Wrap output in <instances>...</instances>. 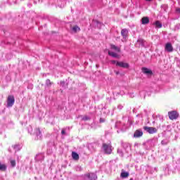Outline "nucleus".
<instances>
[{
	"mask_svg": "<svg viewBox=\"0 0 180 180\" xmlns=\"http://www.w3.org/2000/svg\"><path fill=\"white\" fill-rule=\"evenodd\" d=\"M84 176H86V178H88V179H89V180L98 179V176L94 173H88V174H85Z\"/></svg>",
	"mask_w": 180,
	"mask_h": 180,
	"instance_id": "nucleus-6",
	"label": "nucleus"
},
{
	"mask_svg": "<svg viewBox=\"0 0 180 180\" xmlns=\"http://www.w3.org/2000/svg\"><path fill=\"white\" fill-rule=\"evenodd\" d=\"M169 119L170 120H176L179 117V113H178L176 111H169L168 112Z\"/></svg>",
	"mask_w": 180,
	"mask_h": 180,
	"instance_id": "nucleus-1",
	"label": "nucleus"
},
{
	"mask_svg": "<svg viewBox=\"0 0 180 180\" xmlns=\"http://www.w3.org/2000/svg\"><path fill=\"white\" fill-rule=\"evenodd\" d=\"M110 47L112 50H115V51H117V53H120L121 50L120 48L116 46L115 44H111Z\"/></svg>",
	"mask_w": 180,
	"mask_h": 180,
	"instance_id": "nucleus-13",
	"label": "nucleus"
},
{
	"mask_svg": "<svg viewBox=\"0 0 180 180\" xmlns=\"http://www.w3.org/2000/svg\"><path fill=\"white\" fill-rule=\"evenodd\" d=\"M103 148L104 150L105 154H112V145L103 143Z\"/></svg>",
	"mask_w": 180,
	"mask_h": 180,
	"instance_id": "nucleus-3",
	"label": "nucleus"
},
{
	"mask_svg": "<svg viewBox=\"0 0 180 180\" xmlns=\"http://www.w3.org/2000/svg\"><path fill=\"white\" fill-rule=\"evenodd\" d=\"M11 165H12L13 167H15V165H16V161H15V160H11Z\"/></svg>",
	"mask_w": 180,
	"mask_h": 180,
	"instance_id": "nucleus-21",
	"label": "nucleus"
},
{
	"mask_svg": "<svg viewBox=\"0 0 180 180\" xmlns=\"http://www.w3.org/2000/svg\"><path fill=\"white\" fill-rule=\"evenodd\" d=\"M53 84V82H51L50 79L46 80V86H50Z\"/></svg>",
	"mask_w": 180,
	"mask_h": 180,
	"instance_id": "nucleus-18",
	"label": "nucleus"
},
{
	"mask_svg": "<svg viewBox=\"0 0 180 180\" xmlns=\"http://www.w3.org/2000/svg\"><path fill=\"white\" fill-rule=\"evenodd\" d=\"M108 55L111 57H114V58H119V56L115 52L108 51Z\"/></svg>",
	"mask_w": 180,
	"mask_h": 180,
	"instance_id": "nucleus-14",
	"label": "nucleus"
},
{
	"mask_svg": "<svg viewBox=\"0 0 180 180\" xmlns=\"http://www.w3.org/2000/svg\"><path fill=\"white\" fill-rule=\"evenodd\" d=\"M116 65L117 67H121L122 68H129V63H127L117 61Z\"/></svg>",
	"mask_w": 180,
	"mask_h": 180,
	"instance_id": "nucleus-8",
	"label": "nucleus"
},
{
	"mask_svg": "<svg viewBox=\"0 0 180 180\" xmlns=\"http://www.w3.org/2000/svg\"><path fill=\"white\" fill-rule=\"evenodd\" d=\"M155 25L156 27H158L159 29H161V27H162V24L160 21H156L155 22Z\"/></svg>",
	"mask_w": 180,
	"mask_h": 180,
	"instance_id": "nucleus-16",
	"label": "nucleus"
},
{
	"mask_svg": "<svg viewBox=\"0 0 180 180\" xmlns=\"http://www.w3.org/2000/svg\"><path fill=\"white\" fill-rule=\"evenodd\" d=\"M61 134H65V131L64 129L61 131Z\"/></svg>",
	"mask_w": 180,
	"mask_h": 180,
	"instance_id": "nucleus-24",
	"label": "nucleus"
},
{
	"mask_svg": "<svg viewBox=\"0 0 180 180\" xmlns=\"http://www.w3.org/2000/svg\"><path fill=\"white\" fill-rule=\"evenodd\" d=\"M137 43H139L141 46H144V39H139L137 40Z\"/></svg>",
	"mask_w": 180,
	"mask_h": 180,
	"instance_id": "nucleus-19",
	"label": "nucleus"
},
{
	"mask_svg": "<svg viewBox=\"0 0 180 180\" xmlns=\"http://www.w3.org/2000/svg\"><path fill=\"white\" fill-rule=\"evenodd\" d=\"M176 12H178L179 13H180V8H176Z\"/></svg>",
	"mask_w": 180,
	"mask_h": 180,
	"instance_id": "nucleus-25",
	"label": "nucleus"
},
{
	"mask_svg": "<svg viewBox=\"0 0 180 180\" xmlns=\"http://www.w3.org/2000/svg\"><path fill=\"white\" fill-rule=\"evenodd\" d=\"M82 120H84V121L89 120V118L88 116L85 115L84 117H82Z\"/></svg>",
	"mask_w": 180,
	"mask_h": 180,
	"instance_id": "nucleus-22",
	"label": "nucleus"
},
{
	"mask_svg": "<svg viewBox=\"0 0 180 180\" xmlns=\"http://www.w3.org/2000/svg\"><path fill=\"white\" fill-rule=\"evenodd\" d=\"M111 63H112V64H116V63H117V62H116V60H112Z\"/></svg>",
	"mask_w": 180,
	"mask_h": 180,
	"instance_id": "nucleus-26",
	"label": "nucleus"
},
{
	"mask_svg": "<svg viewBox=\"0 0 180 180\" xmlns=\"http://www.w3.org/2000/svg\"><path fill=\"white\" fill-rule=\"evenodd\" d=\"M142 136H143V131L140 129L136 130L134 134V137H135V139H139V137H141Z\"/></svg>",
	"mask_w": 180,
	"mask_h": 180,
	"instance_id": "nucleus-10",
	"label": "nucleus"
},
{
	"mask_svg": "<svg viewBox=\"0 0 180 180\" xmlns=\"http://www.w3.org/2000/svg\"><path fill=\"white\" fill-rule=\"evenodd\" d=\"M115 73L116 74V75H119L120 72L119 71H115Z\"/></svg>",
	"mask_w": 180,
	"mask_h": 180,
	"instance_id": "nucleus-27",
	"label": "nucleus"
},
{
	"mask_svg": "<svg viewBox=\"0 0 180 180\" xmlns=\"http://www.w3.org/2000/svg\"><path fill=\"white\" fill-rule=\"evenodd\" d=\"M142 25H148L150 23V18L148 17H143L141 19Z\"/></svg>",
	"mask_w": 180,
	"mask_h": 180,
	"instance_id": "nucleus-11",
	"label": "nucleus"
},
{
	"mask_svg": "<svg viewBox=\"0 0 180 180\" xmlns=\"http://www.w3.org/2000/svg\"><path fill=\"white\" fill-rule=\"evenodd\" d=\"M72 158L75 161H78V160H79V155H78V153H77L76 152H72Z\"/></svg>",
	"mask_w": 180,
	"mask_h": 180,
	"instance_id": "nucleus-12",
	"label": "nucleus"
},
{
	"mask_svg": "<svg viewBox=\"0 0 180 180\" xmlns=\"http://www.w3.org/2000/svg\"><path fill=\"white\" fill-rule=\"evenodd\" d=\"M143 130L149 133V134H154V133H157V128L152 127H143Z\"/></svg>",
	"mask_w": 180,
	"mask_h": 180,
	"instance_id": "nucleus-5",
	"label": "nucleus"
},
{
	"mask_svg": "<svg viewBox=\"0 0 180 180\" xmlns=\"http://www.w3.org/2000/svg\"><path fill=\"white\" fill-rule=\"evenodd\" d=\"M0 171H6V165L0 163Z\"/></svg>",
	"mask_w": 180,
	"mask_h": 180,
	"instance_id": "nucleus-17",
	"label": "nucleus"
},
{
	"mask_svg": "<svg viewBox=\"0 0 180 180\" xmlns=\"http://www.w3.org/2000/svg\"><path fill=\"white\" fill-rule=\"evenodd\" d=\"M15 105V96L9 95L7 97V108H12Z\"/></svg>",
	"mask_w": 180,
	"mask_h": 180,
	"instance_id": "nucleus-2",
	"label": "nucleus"
},
{
	"mask_svg": "<svg viewBox=\"0 0 180 180\" xmlns=\"http://www.w3.org/2000/svg\"><path fill=\"white\" fill-rule=\"evenodd\" d=\"M141 71L143 74H146V75H153V70L147 68H142Z\"/></svg>",
	"mask_w": 180,
	"mask_h": 180,
	"instance_id": "nucleus-9",
	"label": "nucleus"
},
{
	"mask_svg": "<svg viewBox=\"0 0 180 180\" xmlns=\"http://www.w3.org/2000/svg\"><path fill=\"white\" fill-rule=\"evenodd\" d=\"M121 36L122 37V41H127L129 37V30L126 28L121 30Z\"/></svg>",
	"mask_w": 180,
	"mask_h": 180,
	"instance_id": "nucleus-4",
	"label": "nucleus"
},
{
	"mask_svg": "<svg viewBox=\"0 0 180 180\" xmlns=\"http://www.w3.org/2000/svg\"><path fill=\"white\" fill-rule=\"evenodd\" d=\"M165 50L168 53H172L174 51V47H172V44H171V43H167Z\"/></svg>",
	"mask_w": 180,
	"mask_h": 180,
	"instance_id": "nucleus-7",
	"label": "nucleus"
},
{
	"mask_svg": "<svg viewBox=\"0 0 180 180\" xmlns=\"http://www.w3.org/2000/svg\"><path fill=\"white\" fill-rule=\"evenodd\" d=\"M73 32H77V30H80V29L78 27V26H75L72 27Z\"/></svg>",
	"mask_w": 180,
	"mask_h": 180,
	"instance_id": "nucleus-20",
	"label": "nucleus"
},
{
	"mask_svg": "<svg viewBox=\"0 0 180 180\" xmlns=\"http://www.w3.org/2000/svg\"><path fill=\"white\" fill-rule=\"evenodd\" d=\"M103 122H105V120L101 118V119H100V123H103Z\"/></svg>",
	"mask_w": 180,
	"mask_h": 180,
	"instance_id": "nucleus-23",
	"label": "nucleus"
},
{
	"mask_svg": "<svg viewBox=\"0 0 180 180\" xmlns=\"http://www.w3.org/2000/svg\"><path fill=\"white\" fill-rule=\"evenodd\" d=\"M121 178H127L129 176V172H122L120 174Z\"/></svg>",
	"mask_w": 180,
	"mask_h": 180,
	"instance_id": "nucleus-15",
	"label": "nucleus"
},
{
	"mask_svg": "<svg viewBox=\"0 0 180 180\" xmlns=\"http://www.w3.org/2000/svg\"><path fill=\"white\" fill-rule=\"evenodd\" d=\"M146 1H147L148 2H150V1H153V0H146Z\"/></svg>",
	"mask_w": 180,
	"mask_h": 180,
	"instance_id": "nucleus-28",
	"label": "nucleus"
}]
</instances>
